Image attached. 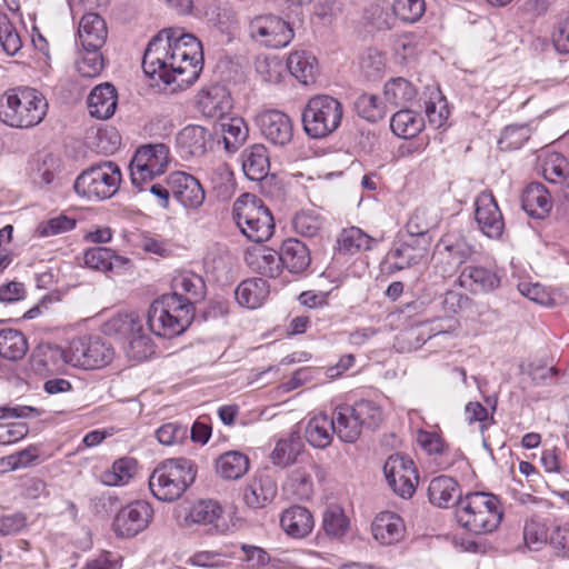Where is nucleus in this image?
<instances>
[{"mask_svg": "<svg viewBox=\"0 0 569 569\" xmlns=\"http://www.w3.org/2000/svg\"><path fill=\"white\" fill-rule=\"evenodd\" d=\"M350 407L362 428L376 429L382 421V410L372 400L361 399Z\"/></svg>", "mask_w": 569, "mask_h": 569, "instance_id": "8fccbe9b", "label": "nucleus"}, {"mask_svg": "<svg viewBox=\"0 0 569 569\" xmlns=\"http://www.w3.org/2000/svg\"><path fill=\"white\" fill-rule=\"evenodd\" d=\"M416 97L413 86L403 78H396L389 80L385 84L386 101L395 107L405 104Z\"/></svg>", "mask_w": 569, "mask_h": 569, "instance_id": "09e8293b", "label": "nucleus"}, {"mask_svg": "<svg viewBox=\"0 0 569 569\" xmlns=\"http://www.w3.org/2000/svg\"><path fill=\"white\" fill-rule=\"evenodd\" d=\"M196 463L187 458L166 459L149 477V489L154 498L164 502L178 500L194 482Z\"/></svg>", "mask_w": 569, "mask_h": 569, "instance_id": "39448f33", "label": "nucleus"}, {"mask_svg": "<svg viewBox=\"0 0 569 569\" xmlns=\"http://www.w3.org/2000/svg\"><path fill=\"white\" fill-rule=\"evenodd\" d=\"M413 461L400 453L391 455L383 465V473L389 486H395V478L399 476H415Z\"/></svg>", "mask_w": 569, "mask_h": 569, "instance_id": "5fc2aeb1", "label": "nucleus"}, {"mask_svg": "<svg viewBox=\"0 0 569 569\" xmlns=\"http://www.w3.org/2000/svg\"><path fill=\"white\" fill-rule=\"evenodd\" d=\"M343 117L342 103L328 94L310 98L302 110L303 130L312 139H322L335 132Z\"/></svg>", "mask_w": 569, "mask_h": 569, "instance_id": "6e6552de", "label": "nucleus"}, {"mask_svg": "<svg viewBox=\"0 0 569 569\" xmlns=\"http://www.w3.org/2000/svg\"><path fill=\"white\" fill-rule=\"evenodd\" d=\"M335 430L337 437L348 443L356 442L361 436L362 427L350 405H340L333 411Z\"/></svg>", "mask_w": 569, "mask_h": 569, "instance_id": "c756f323", "label": "nucleus"}, {"mask_svg": "<svg viewBox=\"0 0 569 569\" xmlns=\"http://www.w3.org/2000/svg\"><path fill=\"white\" fill-rule=\"evenodd\" d=\"M121 171L117 163L103 161L84 170L74 181L77 194L88 200H106L119 189Z\"/></svg>", "mask_w": 569, "mask_h": 569, "instance_id": "1a4fd4ad", "label": "nucleus"}, {"mask_svg": "<svg viewBox=\"0 0 569 569\" xmlns=\"http://www.w3.org/2000/svg\"><path fill=\"white\" fill-rule=\"evenodd\" d=\"M59 167V159L53 154L37 156L30 161V178L37 186L50 184Z\"/></svg>", "mask_w": 569, "mask_h": 569, "instance_id": "a19ab883", "label": "nucleus"}, {"mask_svg": "<svg viewBox=\"0 0 569 569\" xmlns=\"http://www.w3.org/2000/svg\"><path fill=\"white\" fill-rule=\"evenodd\" d=\"M470 280V289L473 291H491L499 287L500 278L490 269L479 266H467L461 271L460 281L462 284Z\"/></svg>", "mask_w": 569, "mask_h": 569, "instance_id": "c9c22d12", "label": "nucleus"}, {"mask_svg": "<svg viewBox=\"0 0 569 569\" xmlns=\"http://www.w3.org/2000/svg\"><path fill=\"white\" fill-rule=\"evenodd\" d=\"M76 227V220L64 214H59L38 224L37 233L40 237H51L71 231Z\"/></svg>", "mask_w": 569, "mask_h": 569, "instance_id": "e2e57ef3", "label": "nucleus"}, {"mask_svg": "<svg viewBox=\"0 0 569 569\" xmlns=\"http://www.w3.org/2000/svg\"><path fill=\"white\" fill-rule=\"evenodd\" d=\"M250 468V460L247 455L240 451H228L216 460L217 473L226 480H238L242 478Z\"/></svg>", "mask_w": 569, "mask_h": 569, "instance_id": "72a5a7b5", "label": "nucleus"}, {"mask_svg": "<svg viewBox=\"0 0 569 569\" xmlns=\"http://www.w3.org/2000/svg\"><path fill=\"white\" fill-rule=\"evenodd\" d=\"M172 289L173 292L168 293L169 296H177L182 299L183 303H190L191 307L203 300L207 291L202 277L189 271L181 272L173 278Z\"/></svg>", "mask_w": 569, "mask_h": 569, "instance_id": "4be33fe9", "label": "nucleus"}, {"mask_svg": "<svg viewBox=\"0 0 569 569\" xmlns=\"http://www.w3.org/2000/svg\"><path fill=\"white\" fill-rule=\"evenodd\" d=\"M339 250L345 253H356L361 250H371L376 240L357 227L343 229L338 238Z\"/></svg>", "mask_w": 569, "mask_h": 569, "instance_id": "c03bdc74", "label": "nucleus"}, {"mask_svg": "<svg viewBox=\"0 0 569 569\" xmlns=\"http://www.w3.org/2000/svg\"><path fill=\"white\" fill-rule=\"evenodd\" d=\"M393 13L405 22H417L426 11L425 0H395Z\"/></svg>", "mask_w": 569, "mask_h": 569, "instance_id": "052dcab7", "label": "nucleus"}, {"mask_svg": "<svg viewBox=\"0 0 569 569\" xmlns=\"http://www.w3.org/2000/svg\"><path fill=\"white\" fill-rule=\"evenodd\" d=\"M169 164V148L164 143L146 144L140 147L130 161V178L132 184L140 191L159 176Z\"/></svg>", "mask_w": 569, "mask_h": 569, "instance_id": "9d476101", "label": "nucleus"}, {"mask_svg": "<svg viewBox=\"0 0 569 569\" xmlns=\"http://www.w3.org/2000/svg\"><path fill=\"white\" fill-rule=\"evenodd\" d=\"M127 340L126 353L132 360L143 361L154 352V346L150 337L144 335L142 330L139 333L132 335Z\"/></svg>", "mask_w": 569, "mask_h": 569, "instance_id": "4d7b16f0", "label": "nucleus"}, {"mask_svg": "<svg viewBox=\"0 0 569 569\" xmlns=\"http://www.w3.org/2000/svg\"><path fill=\"white\" fill-rule=\"evenodd\" d=\"M153 508L146 500H134L116 515L112 527L118 537L132 538L144 531L153 519Z\"/></svg>", "mask_w": 569, "mask_h": 569, "instance_id": "9b49d317", "label": "nucleus"}, {"mask_svg": "<svg viewBox=\"0 0 569 569\" xmlns=\"http://www.w3.org/2000/svg\"><path fill=\"white\" fill-rule=\"evenodd\" d=\"M104 68V60L100 49L82 48L77 61V70L81 77H98Z\"/></svg>", "mask_w": 569, "mask_h": 569, "instance_id": "3c124183", "label": "nucleus"}, {"mask_svg": "<svg viewBox=\"0 0 569 569\" xmlns=\"http://www.w3.org/2000/svg\"><path fill=\"white\" fill-rule=\"evenodd\" d=\"M241 157L242 169L248 179L260 181L268 174L270 162L263 144H253L244 149Z\"/></svg>", "mask_w": 569, "mask_h": 569, "instance_id": "7c9ffc66", "label": "nucleus"}, {"mask_svg": "<svg viewBox=\"0 0 569 569\" xmlns=\"http://www.w3.org/2000/svg\"><path fill=\"white\" fill-rule=\"evenodd\" d=\"M84 264L94 270H111L114 263L123 261V258L117 256L111 249L106 247H94L88 249L83 256Z\"/></svg>", "mask_w": 569, "mask_h": 569, "instance_id": "de8ad7c7", "label": "nucleus"}, {"mask_svg": "<svg viewBox=\"0 0 569 569\" xmlns=\"http://www.w3.org/2000/svg\"><path fill=\"white\" fill-rule=\"evenodd\" d=\"M47 111L46 97L31 87L9 89L0 98V120L11 128H33L44 119Z\"/></svg>", "mask_w": 569, "mask_h": 569, "instance_id": "7ed1b4c3", "label": "nucleus"}, {"mask_svg": "<svg viewBox=\"0 0 569 569\" xmlns=\"http://www.w3.org/2000/svg\"><path fill=\"white\" fill-rule=\"evenodd\" d=\"M475 219L479 230L490 239L498 240L505 230L500 208L490 191H482L475 201Z\"/></svg>", "mask_w": 569, "mask_h": 569, "instance_id": "ddd939ff", "label": "nucleus"}, {"mask_svg": "<svg viewBox=\"0 0 569 569\" xmlns=\"http://www.w3.org/2000/svg\"><path fill=\"white\" fill-rule=\"evenodd\" d=\"M269 296V284L262 278L243 280L236 289V299L240 306L249 309L260 307Z\"/></svg>", "mask_w": 569, "mask_h": 569, "instance_id": "473e14b6", "label": "nucleus"}, {"mask_svg": "<svg viewBox=\"0 0 569 569\" xmlns=\"http://www.w3.org/2000/svg\"><path fill=\"white\" fill-rule=\"evenodd\" d=\"M441 242L449 256L459 264L469 259L473 252L472 247L463 239H456L453 241L450 236H445Z\"/></svg>", "mask_w": 569, "mask_h": 569, "instance_id": "69168bd1", "label": "nucleus"}, {"mask_svg": "<svg viewBox=\"0 0 569 569\" xmlns=\"http://www.w3.org/2000/svg\"><path fill=\"white\" fill-rule=\"evenodd\" d=\"M441 220L439 211L433 207L420 206L409 217L406 224L409 239L417 241L420 251H427L431 238L429 231L435 229Z\"/></svg>", "mask_w": 569, "mask_h": 569, "instance_id": "dca6fc26", "label": "nucleus"}, {"mask_svg": "<svg viewBox=\"0 0 569 569\" xmlns=\"http://www.w3.org/2000/svg\"><path fill=\"white\" fill-rule=\"evenodd\" d=\"M142 326L134 315H117L103 325L106 335L118 336L129 339L132 335L139 333Z\"/></svg>", "mask_w": 569, "mask_h": 569, "instance_id": "49530a36", "label": "nucleus"}, {"mask_svg": "<svg viewBox=\"0 0 569 569\" xmlns=\"http://www.w3.org/2000/svg\"><path fill=\"white\" fill-rule=\"evenodd\" d=\"M530 137L527 124H511L503 129L498 141L501 150L519 149Z\"/></svg>", "mask_w": 569, "mask_h": 569, "instance_id": "13d9d810", "label": "nucleus"}, {"mask_svg": "<svg viewBox=\"0 0 569 569\" xmlns=\"http://www.w3.org/2000/svg\"><path fill=\"white\" fill-rule=\"evenodd\" d=\"M107 37V23L100 14L88 12L82 16L78 27V38L82 48L101 49Z\"/></svg>", "mask_w": 569, "mask_h": 569, "instance_id": "6ab92c4d", "label": "nucleus"}, {"mask_svg": "<svg viewBox=\"0 0 569 569\" xmlns=\"http://www.w3.org/2000/svg\"><path fill=\"white\" fill-rule=\"evenodd\" d=\"M371 531L377 541L381 545L389 546L402 539L405 523L395 512H381L375 518L371 525Z\"/></svg>", "mask_w": 569, "mask_h": 569, "instance_id": "393cba45", "label": "nucleus"}, {"mask_svg": "<svg viewBox=\"0 0 569 569\" xmlns=\"http://www.w3.org/2000/svg\"><path fill=\"white\" fill-rule=\"evenodd\" d=\"M172 198L188 209H198L204 201V190L197 178L183 171L169 174Z\"/></svg>", "mask_w": 569, "mask_h": 569, "instance_id": "2eb2a0df", "label": "nucleus"}, {"mask_svg": "<svg viewBox=\"0 0 569 569\" xmlns=\"http://www.w3.org/2000/svg\"><path fill=\"white\" fill-rule=\"evenodd\" d=\"M257 124L263 138L270 143L284 147L293 138V122L279 110H266L257 116Z\"/></svg>", "mask_w": 569, "mask_h": 569, "instance_id": "4468645a", "label": "nucleus"}, {"mask_svg": "<svg viewBox=\"0 0 569 569\" xmlns=\"http://www.w3.org/2000/svg\"><path fill=\"white\" fill-rule=\"evenodd\" d=\"M232 218L240 231L253 242L268 240L274 223L269 209L261 199L246 193L239 197L232 208Z\"/></svg>", "mask_w": 569, "mask_h": 569, "instance_id": "0eeeda50", "label": "nucleus"}, {"mask_svg": "<svg viewBox=\"0 0 569 569\" xmlns=\"http://www.w3.org/2000/svg\"><path fill=\"white\" fill-rule=\"evenodd\" d=\"M0 46L8 56L17 54L22 48L21 38L7 16L0 17Z\"/></svg>", "mask_w": 569, "mask_h": 569, "instance_id": "bf43d9fd", "label": "nucleus"}, {"mask_svg": "<svg viewBox=\"0 0 569 569\" xmlns=\"http://www.w3.org/2000/svg\"><path fill=\"white\" fill-rule=\"evenodd\" d=\"M287 67L290 73L303 84L313 82L318 71L316 57L306 51L290 53Z\"/></svg>", "mask_w": 569, "mask_h": 569, "instance_id": "f704fd0d", "label": "nucleus"}, {"mask_svg": "<svg viewBox=\"0 0 569 569\" xmlns=\"http://www.w3.org/2000/svg\"><path fill=\"white\" fill-rule=\"evenodd\" d=\"M222 513L223 509L218 501L200 499L189 507L183 520L187 526H207L209 532H218L220 531L219 522L222 520Z\"/></svg>", "mask_w": 569, "mask_h": 569, "instance_id": "a211bd4d", "label": "nucleus"}, {"mask_svg": "<svg viewBox=\"0 0 569 569\" xmlns=\"http://www.w3.org/2000/svg\"><path fill=\"white\" fill-rule=\"evenodd\" d=\"M250 36L270 48H283L293 39V30L288 22L272 14L256 17L249 26Z\"/></svg>", "mask_w": 569, "mask_h": 569, "instance_id": "f8f14e48", "label": "nucleus"}, {"mask_svg": "<svg viewBox=\"0 0 569 569\" xmlns=\"http://www.w3.org/2000/svg\"><path fill=\"white\" fill-rule=\"evenodd\" d=\"M348 519L340 507L332 506L325 511L322 527L328 536L342 537L348 530Z\"/></svg>", "mask_w": 569, "mask_h": 569, "instance_id": "6e6d98bb", "label": "nucleus"}, {"mask_svg": "<svg viewBox=\"0 0 569 569\" xmlns=\"http://www.w3.org/2000/svg\"><path fill=\"white\" fill-rule=\"evenodd\" d=\"M521 206L530 217L543 219L551 211L552 200L542 183L531 182L522 191Z\"/></svg>", "mask_w": 569, "mask_h": 569, "instance_id": "5701e85b", "label": "nucleus"}, {"mask_svg": "<svg viewBox=\"0 0 569 569\" xmlns=\"http://www.w3.org/2000/svg\"><path fill=\"white\" fill-rule=\"evenodd\" d=\"M193 317L194 307L190 303H183L177 296L163 295L151 303L147 323L154 335L172 338L186 331Z\"/></svg>", "mask_w": 569, "mask_h": 569, "instance_id": "423d86ee", "label": "nucleus"}, {"mask_svg": "<svg viewBox=\"0 0 569 569\" xmlns=\"http://www.w3.org/2000/svg\"><path fill=\"white\" fill-rule=\"evenodd\" d=\"M280 254L282 268H286L290 273H302L311 263L309 248L302 241L295 238L283 241Z\"/></svg>", "mask_w": 569, "mask_h": 569, "instance_id": "a878e982", "label": "nucleus"}, {"mask_svg": "<svg viewBox=\"0 0 569 569\" xmlns=\"http://www.w3.org/2000/svg\"><path fill=\"white\" fill-rule=\"evenodd\" d=\"M455 516L462 528L475 535H485L498 528L503 512L497 496L476 491L459 497Z\"/></svg>", "mask_w": 569, "mask_h": 569, "instance_id": "20e7f679", "label": "nucleus"}, {"mask_svg": "<svg viewBox=\"0 0 569 569\" xmlns=\"http://www.w3.org/2000/svg\"><path fill=\"white\" fill-rule=\"evenodd\" d=\"M303 445L299 436L290 435L286 439L277 442L271 452V460L276 466L286 468L296 462L297 457L302 451Z\"/></svg>", "mask_w": 569, "mask_h": 569, "instance_id": "37998d69", "label": "nucleus"}, {"mask_svg": "<svg viewBox=\"0 0 569 569\" xmlns=\"http://www.w3.org/2000/svg\"><path fill=\"white\" fill-rule=\"evenodd\" d=\"M355 110L359 117L369 122H377L386 114L385 106L378 97L369 93H362L356 99Z\"/></svg>", "mask_w": 569, "mask_h": 569, "instance_id": "603ef678", "label": "nucleus"}, {"mask_svg": "<svg viewBox=\"0 0 569 569\" xmlns=\"http://www.w3.org/2000/svg\"><path fill=\"white\" fill-rule=\"evenodd\" d=\"M114 356L113 348L100 337H79L70 342L67 351L47 346L32 357V367L39 373H51L64 363L84 370L108 366Z\"/></svg>", "mask_w": 569, "mask_h": 569, "instance_id": "f03ea898", "label": "nucleus"}, {"mask_svg": "<svg viewBox=\"0 0 569 569\" xmlns=\"http://www.w3.org/2000/svg\"><path fill=\"white\" fill-rule=\"evenodd\" d=\"M137 461L130 457L116 460L111 468L101 473V481L107 486H123L134 477Z\"/></svg>", "mask_w": 569, "mask_h": 569, "instance_id": "79ce46f5", "label": "nucleus"}, {"mask_svg": "<svg viewBox=\"0 0 569 569\" xmlns=\"http://www.w3.org/2000/svg\"><path fill=\"white\" fill-rule=\"evenodd\" d=\"M176 140L184 157H201L207 152L212 136L206 128L190 124L177 134Z\"/></svg>", "mask_w": 569, "mask_h": 569, "instance_id": "aec40b11", "label": "nucleus"}, {"mask_svg": "<svg viewBox=\"0 0 569 569\" xmlns=\"http://www.w3.org/2000/svg\"><path fill=\"white\" fill-rule=\"evenodd\" d=\"M292 223L297 233L312 238L321 231L323 219L312 210H302L295 216Z\"/></svg>", "mask_w": 569, "mask_h": 569, "instance_id": "864d4df0", "label": "nucleus"}, {"mask_svg": "<svg viewBox=\"0 0 569 569\" xmlns=\"http://www.w3.org/2000/svg\"><path fill=\"white\" fill-rule=\"evenodd\" d=\"M240 549L243 553L240 559L247 563L249 569H261L271 561L270 555L261 547L242 543Z\"/></svg>", "mask_w": 569, "mask_h": 569, "instance_id": "0e129e2a", "label": "nucleus"}, {"mask_svg": "<svg viewBox=\"0 0 569 569\" xmlns=\"http://www.w3.org/2000/svg\"><path fill=\"white\" fill-rule=\"evenodd\" d=\"M118 96L116 88L106 82L92 89L88 97V108L92 117L109 119L117 108Z\"/></svg>", "mask_w": 569, "mask_h": 569, "instance_id": "bb28decb", "label": "nucleus"}, {"mask_svg": "<svg viewBox=\"0 0 569 569\" xmlns=\"http://www.w3.org/2000/svg\"><path fill=\"white\" fill-rule=\"evenodd\" d=\"M428 497L429 501L439 508L456 506V498L460 497L458 482L448 476L436 477L429 483Z\"/></svg>", "mask_w": 569, "mask_h": 569, "instance_id": "2f4dec72", "label": "nucleus"}, {"mask_svg": "<svg viewBox=\"0 0 569 569\" xmlns=\"http://www.w3.org/2000/svg\"><path fill=\"white\" fill-rule=\"evenodd\" d=\"M280 525L288 536L300 539L311 532L315 522L308 509L293 506L282 512Z\"/></svg>", "mask_w": 569, "mask_h": 569, "instance_id": "cd10ccee", "label": "nucleus"}, {"mask_svg": "<svg viewBox=\"0 0 569 569\" xmlns=\"http://www.w3.org/2000/svg\"><path fill=\"white\" fill-rule=\"evenodd\" d=\"M543 178L555 184H561L569 177V162L559 152L546 151L541 156Z\"/></svg>", "mask_w": 569, "mask_h": 569, "instance_id": "ea45409f", "label": "nucleus"}, {"mask_svg": "<svg viewBox=\"0 0 569 569\" xmlns=\"http://www.w3.org/2000/svg\"><path fill=\"white\" fill-rule=\"evenodd\" d=\"M198 107L204 117L223 119L232 109V99L224 86L214 84L200 92Z\"/></svg>", "mask_w": 569, "mask_h": 569, "instance_id": "f3484780", "label": "nucleus"}, {"mask_svg": "<svg viewBox=\"0 0 569 569\" xmlns=\"http://www.w3.org/2000/svg\"><path fill=\"white\" fill-rule=\"evenodd\" d=\"M423 119L409 109L399 110L390 119L392 132L403 139L415 138L423 128Z\"/></svg>", "mask_w": 569, "mask_h": 569, "instance_id": "4c0bfd02", "label": "nucleus"}, {"mask_svg": "<svg viewBox=\"0 0 569 569\" xmlns=\"http://www.w3.org/2000/svg\"><path fill=\"white\" fill-rule=\"evenodd\" d=\"M425 252L426 251L419 250L417 241L409 239L399 247L390 250L389 259L392 260L391 268L395 270H403L410 266L417 264Z\"/></svg>", "mask_w": 569, "mask_h": 569, "instance_id": "a18cd8bd", "label": "nucleus"}, {"mask_svg": "<svg viewBox=\"0 0 569 569\" xmlns=\"http://www.w3.org/2000/svg\"><path fill=\"white\" fill-rule=\"evenodd\" d=\"M523 540L532 550H539L548 540V530L538 519H529L523 527Z\"/></svg>", "mask_w": 569, "mask_h": 569, "instance_id": "680f3d73", "label": "nucleus"}, {"mask_svg": "<svg viewBox=\"0 0 569 569\" xmlns=\"http://www.w3.org/2000/svg\"><path fill=\"white\" fill-rule=\"evenodd\" d=\"M518 289L522 296L538 305L547 307L553 305V298L540 283L521 282Z\"/></svg>", "mask_w": 569, "mask_h": 569, "instance_id": "338daca9", "label": "nucleus"}, {"mask_svg": "<svg viewBox=\"0 0 569 569\" xmlns=\"http://www.w3.org/2000/svg\"><path fill=\"white\" fill-rule=\"evenodd\" d=\"M224 149L234 153L249 137V128L242 118H229L221 122Z\"/></svg>", "mask_w": 569, "mask_h": 569, "instance_id": "58836bf2", "label": "nucleus"}, {"mask_svg": "<svg viewBox=\"0 0 569 569\" xmlns=\"http://www.w3.org/2000/svg\"><path fill=\"white\" fill-rule=\"evenodd\" d=\"M188 433L186 426L178 423H166L157 430V439L160 443L171 446L181 442Z\"/></svg>", "mask_w": 569, "mask_h": 569, "instance_id": "774afa93", "label": "nucleus"}, {"mask_svg": "<svg viewBox=\"0 0 569 569\" xmlns=\"http://www.w3.org/2000/svg\"><path fill=\"white\" fill-rule=\"evenodd\" d=\"M277 496V483L267 473L256 475L244 489L243 500L252 509H260Z\"/></svg>", "mask_w": 569, "mask_h": 569, "instance_id": "412c9836", "label": "nucleus"}, {"mask_svg": "<svg viewBox=\"0 0 569 569\" xmlns=\"http://www.w3.org/2000/svg\"><path fill=\"white\" fill-rule=\"evenodd\" d=\"M335 421L327 415L320 413L310 418L305 428V438L315 448L325 449L332 442Z\"/></svg>", "mask_w": 569, "mask_h": 569, "instance_id": "c85d7f7f", "label": "nucleus"}, {"mask_svg": "<svg viewBox=\"0 0 569 569\" xmlns=\"http://www.w3.org/2000/svg\"><path fill=\"white\" fill-rule=\"evenodd\" d=\"M244 259L252 270L270 278H277L282 269L280 251L267 247L248 250Z\"/></svg>", "mask_w": 569, "mask_h": 569, "instance_id": "b1692460", "label": "nucleus"}, {"mask_svg": "<svg viewBox=\"0 0 569 569\" xmlns=\"http://www.w3.org/2000/svg\"><path fill=\"white\" fill-rule=\"evenodd\" d=\"M203 68L201 42L191 33L168 28L158 32L148 43L142 58L147 77L183 89L191 86Z\"/></svg>", "mask_w": 569, "mask_h": 569, "instance_id": "f257e3e1", "label": "nucleus"}, {"mask_svg": "<svg viewBox=\"0 0 569 569\" xmlns=\"http://www.w3.org/2000/svg\"><path fill=\"white\" fill-rule=\"evenodd\" d=\"M28 351V341L17 329L0 330V357L10 361L22 359Z\"/></svg>", "mask_w": 569, "mask_h": 569, "instance_id": "e433bc0d", "label": "nucleus"}]
</instances>
